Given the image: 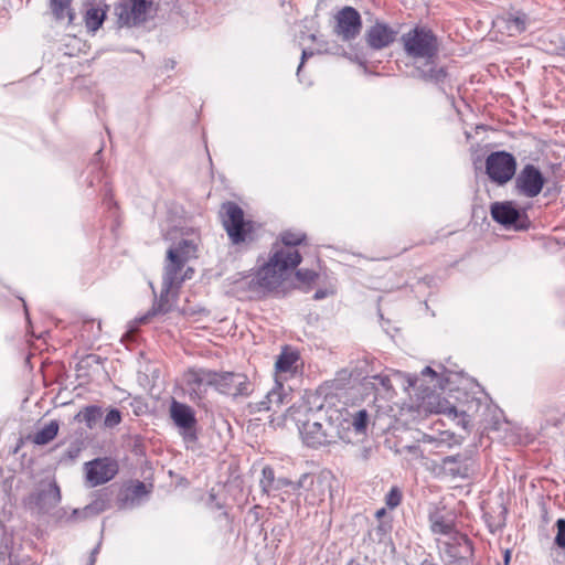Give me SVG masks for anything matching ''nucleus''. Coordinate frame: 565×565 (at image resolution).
Instances as JSON below:
<instances>
[{
  "label": "nucleus",
  "mask_w": 565,
  "mask_h": 565,
  "mask_svg": "<svg viewBox=\"0 0 565 565\" xmlns=\"http://www.w3.org/2000/svg\"><path fill=\"white\" fill-rule=\"evenodd\" d=\"M98 553V546L95 547L93 551H92V555H90V565L94 564L95 562V555Z\"/></svg>",
  "instance_id": "46"
},
{
  "label": "nucleus",
  "mask_w": 565,
  "mask_h": 565,
  "mask_svg": "<svg viewBox=\"0 0 565 565\" xmlns=\"http://www.w3.org/2000/svg\"><path fill=\"white\" fill-rule=\"evenodd\" d=\"M296 481H291L287 478H276L273 492L285 490V493L292 494V486Z\"/></svg>",
  "instance_id": "39"
},
{
  "label": "nucleus",
  "mask_w": 565,
  "mask_h": 565,
  "mask_svg": "<svg viewBox=\"0 0 565 565\" xmlns=\"http://www.w3.org/2000/svg\"><path fill=\"white\" fill-rule=\"evenodd\" d=\"M384 513H385V510H384V509H381V510H379V511L376 512V516H377V518H381L382 515H384Z\"/></svg>",
  "instance_id": "48"
},
{
  "label": "nucleus",
  "mask_w": 565,
  "mask_h": 565,
  "mask_svg": "<svg viewBox=\"0 0 565 565\" xmlns=\"http://www.w3.org/2000/svg\"><path fill=\"white\" fill-rule=\"evenodd\" d=\"M372 379L374 380V383H373L374 386L380 385L382 387V390L385 392H388L392 390V382H391V379L388 375L377 374V375L372 376ZM375 388L377 390V387H375Z\"/></svg>",
  "instance_id": "41"
},
{
  "label": "nucleus",
  "mask_w": 565,
  "mask_h": 565,
  "mask_svg": "<svg viewBox=\"0 0 565 565\" xmlns=\"http://www.w3.org/2000/svg\"><path fill=\"white\" fill-rule=\"evenodd\" d=\"M296 277L303 282H311L317 278V273L310 269H299Z\"/></svg>",
  "instance_id": "42"
},
{
  "label": "nucleus",
  "mask_w": 565,
  "mask_h": 565,
  "mask_svg": "<svg viewBox=\"0 0 565 565\" xmlns=\"http://www.w3.org/2000/svg\"><path fill=\"white\" fill-rule=\"evenodd\" d=\"M214 388L233 397L247 396L250 393V383L243 373L217 372Z\"/></svg>",
  "instance_id": "12"
},
{
  "label": "nucleus",
  "mask_w": 565,
  "mask_h": 565,
  "mask_svg": "<svg viewBox=\"0 0 565 565\" xmlns=\"http://www.w3.org/2000/svg\"><path fill=\"white\" fill-rule=\"evenodd\" d=\"M306 239V234L301 232L285 231L280 234V241L273 244V252H281V257L287 259V254L300 255L297 246L302 244Z\"/></svg>",
  "instance_id": "22"
},
{
  "label": "nucleus",
  "mask_w": 565,
  "mask_h": 565,
  "mask_svg": "<svg viewBox=\"0 0 565 565\" xmlns=\"http://www.w3.org/2000/svg\"><path fill=\"white\" fill-rule=\"evenodd\" d=\"M306 418H297L303 443L312 448L350 441L349 411L345 408H306Z\"/></svg>",
  "instance_id": "1"
},
{
  "label": "nucleus",
  "mask_w": 565,
  "mask_h": 565,
  "mask_svg": "<svg viewBox=\"0 0 565 565\" xmlns=\"http://www.w3.org/2000/svg\"><path fill=\"white\" fill-rule=\"evenodd\" d=\"M401 452H408V454H411L412 456H414L415 458H418V459H423L424 458V454L420 450L419 446H417V445L404 446L403 449L401 450Z\"/></svg>",
  "instance_id": "43"
},
{
  "label": "nucleus",
  "mask_w": 565,
  "mask_h": 565,
  "mask_svg": "<svg viewBox=\"0 0 565 565\" xmlns=\"http://www.w3.org/2000/svg\"><path fill=\"white\" fill-rule=\"evenodd\" d=\"M310 55H312V53H308L306 50H303V51H302V55H301V63H300V65H299V67H298V72L300 71L301 66L303 65L305 60H306L308 56H310Z\"/></svg>",
  "instance_id": "45"
},
{
  "label": "nucleus",
  "mask_w": 565,
  "mask_h": 565,
  "mask_svg": "<svg viewBox=\"0 0 565 565\" xmlns=\"http://www.w3.org/2000/svg\"><path fill=\"white\" fill-rule=\"evenodd\" d=\"M509 561H510V552H509V551H507V552H505V555H504V562H505V564H508V563H509Z\"/></svg>",
  "instance_id": "47"
},
{
  "label": "nucleus",
  "mask_w": 565,
  "mask_h": 565,
  "mask_svg": "<svg viewBox=\"0 0 565 565\" xmlns=\"http://www.w3.org/2000/svg\"><path fill=\"white\" fill-rule=\"evenodd\" d=\"M331 488L329 473H303L292 486V494L309 505H317L324 501Z\"/></svg>",
  "instance_id": "5"
},
{
  "label": "nucleus",
  "mask_w": 565,
  "mask_h": 565,
  "mask_svg": "<svg viewBox=\"0 0 565 565\" xmlns=\"http://www.w3.org/2000/svg\"><path fill=\"white\" fill-rule=\"evenodd\" d=\"M462 540H463V541H465V543L467 544V548H469V550H470L471 547H470V542H469V540H468L466 536H463V537H462Z\"/></svg>",
  "instance_id": "50"
},
{
  "label": "nucleus",
  "mask_w": 565,
  "mask_h": 565,
  "mask_svg": "<svg viewBox=\"0 0 565 565\" xmlns=\"http://www.w3.org/2000/svg\"><path fill=\"white\" fill-rule=\"evenodd\" d=\"M529 17L520 11L498 17L493 21V25L501 32H505L510 36H515L524 32L529 24Z\"/></svg>",
  "instance_id": "15"
},
{
  "label": "nucleus",
  "mask_w": 565,
  "mask_h": 565,
  "mask_svg": "<svg viewBox=\"0 0 565 565\" xmlns=\"http://www.w3.org/2000/svg\"><path fill=\"white\" fill-rule=\"evenodd\" d=\"M216 377L217 372L207 369H192L186 373V384L195 392H203L209 386H215Z\"/></svg>",
  "instance_id": "21"
},
{
  "label": "nucleus",
  "mask_w": 565,
  "mask_h": 565,
  "mask_svg": "<svg viewBox=\"0 0 565 565\" xmlns=\"http://www.w3.org/2000/svg\"><path fill=\"white\" fill-rule=\"evenodd\" d=\"M86 479L90 487L104 484L111 480L118 472L117 463L107 459L98 458L85 465Z\"/></svg>",
  "instance_id": "13"
},
{
  "label": "nucleus",
  "mask_w": 565,
  "mask_h": 565,
  "mask_svg": "<svg viewBox=\"0 0 565 565\" xmlns=\"http://www.w3.org/2000/svg\"><path fill=\"white\" fill-rule=\"evenodd\" d=\"M433 72H434V70H433V68H430V70H429V74H425L424 76H425V77H429V78H431V77H434Z\"/></svg>",
  "instance_id": "51"
},
{
  "label": "nucleus",
  "mask_w": 565,
  "mask_h": 565,
  "mask_svg": "<svg viewBox=\"0 0 565 565\" xmlns=\"http://www.w3.org/2000/svg\"><path fill=\"white\" fill-rule=\"evenodd\" d=\"M490 212L492 218L505 227L514 226L515 228H521V226L516 225L521 213L514 207L512 202H495L491 205Z\"/></svg>",
  "instance_id": "18"
},
{
  "label": "nucleus",
  "mask_w": 565,
  "mask_h": 565,
  "mask_svg": "<svg viewBox=\"0 0 565 565\" xmlns=\"http://www.w3.org/2000/svg\"><path fill=\"white\" fill-rule=\"evenodd\" d=\"M222 223L230 241L238 245L252 241L255 224L245 220L244 211L234 202H225L221 207Z\"/></svg>",
  "instance_id": "4"
},
{
  "label": "nucleus",
  "mask_w": 565,
  "mask_h": 565,
  "mask_svg": "<svg viewBox=\"0 0 565 565\" xmlns=\"http://www.w3.org/2000/svg\"><path fill=\"white\" fill-rule=\"evenodd\" d=\"M102 407L97 405H89L82 408L74 417L77 422H84L87 428L93 429L96 424L102 419Z\"/></svg>",
  "instance_id": "29"
},
{
  "label": "nucleus",
  "mask_w": 565,
  "mask_h": 565,
  "mask_svg": "<svg viewBox=\"0 0 565 565\" xmlns=\"http://www.w3.org/2000/svg\"><path fill=\"white\" fill-rule=\"evenodd\" d=\"M170 417L186 443L196 440L195 425L196 418L194 411L186 404L172 401L170 405Z\"/></svg>",
  "instance_id": "9"
},
{
  "label": "nucleus",
  "mask_w": 565,
  "mask_h": 565,
  "mask_svg": "<svg viewBox=\"0 0 565 565\" xmlns=\"http://www.w3.org/2000/svg\"><path fill=\"white\" fill-rule=\"evenodd\" d=\"M106 18V11L98 7H90L84 15L85 25L88 31H97Z\"/></svg>",
  "instance_id": "31"
},
{
  "label": "nucleus",
  "mask_w": 565,
  "mask_h": 565,
  "mask_svg": "<svg viewBox=\"0 0 565 565\" xmlns=\"http://www.w3.org/2000/svg\"><path fill=\"white\" fill-rule=\"evenodd\" d=\"M275 473L274 469L269 466H266L262 470V479H260V487L263 492L270 494L273 493V488L275 484Z\"/></svg>",
  "instance_id": "35"
},
{
  "label": "nucleus",
  "mask_w": 565,
  "mask_h": 565,
  "mask_svg": "<svg viewBox=\"0 0 565 565\" xmlns=\"http://www.w3.org/2000/svg\"><path fill=\"white\" fill-rule=\"evenodd\" d=\"M396 32L385 23L376 22L365 35L366 43L374 50L387 47L394 42Z\"/></svg>",
  "instance_id": "17"
},
{
  "label": "nucleus",
  "mask_w": 565,
  "mask_h": 565,
  "mask_svg": "<svg viewBox=\"0 0 565 565\" xmlns=\"http://www.w3.org/2000/svg\"><path fill=\"white\" fill-rule=\"evenodd\" d=\"M298 360L299 354L296 351L284 349L275 363L276 380L282 382L294 376L297 372Z\"/></svg>",
  "instance_id": "19"
},
{
  "label": "nucleus",
  "mask_w": 565,
  "mask_h": 565,
  "mask_svg": "<svg viewBox=\"0 0 565 565\" xmlns=\"http://www.w3.org/2000/svg\"><path fill=\"white\" fill-rule=\"evenodd\" d=\"M351 374L347 370H342L337 374V377L332 381V387L342 390L345 387L347 382L350 381Z\"/></svg>",
  "instance_id": "40"
},
{
  "label": "nucleus",
  "mask_w": 565,
  "mask_h": 565,
  "mask_svg": "<svg viewBox=\"0 0 565 565\" xmlns=\"http://www.w3.org/2000/svg\"><path fill=\"white\" fill-rule=\"evenodd\" d=\"M406 55L415 61L423 60L426 65L433 63L438 51L434 33L425 28H415L401 38Z\"/></svg>",
  "instance_id": "3"
},
{
  "label": "nucleus",
  "mask_w": 565,
  "mask_h": 565,
  "mask_svg": "<svg viewBox=\"0 0 565 565\" xmlns=\"http://www.w3.org/2000/svg\"><path fill=\"white\" fill-rule=\"evenodd\" d=\"M350 428L353 427L358 434L366 430L369 423V413L365 409H359L353 415L349 413Z\"/></svg>",
  "instance_id": "34"
},
{
  "label": "nucleus",
  "mask_w": 565,
  "mask_h": 565,
  "mask_svg": "<svg viewBox=\"0 0 565 565\" xmlns=\"http://www.w3.org/2000/svg\"><path fill=\"white\" fill-rule=\"evenodd\" d=\"M440 471L454 479L468 477V467L459 455L445 457L440 465Z\"/></svg>",
  "instance_id": "25"
},
{
  "label": "nucleus",
  "mask_w": 565,
  "mask_h": 565,
  "mask_svg": "<svg viewBox=\"0 0 565 565\" xmlns=\"http://www.w3.org/2000/svg\"><path fill=\"white\" fill-rule=\"evenodd\" d=\"M121 423V413L117 408H111L106 414L103 425L105 428H114Z\"/></svg>",
  "instance_id": "36"
},
{
  "label": "nucleus",
  "mask_w": 565,
  "mask_h": 565,
  "mask_svg": "<svg viewBox=\"0 0 565 565\" xmlns=\"http://www.w3.org/2000/svg\"><path fill=\"white\" fill-rule=\"evenodd\" d=\"M545 184L541 171L533 164H525L515 178L516 191L525 198L537 196Z\"/></svg>",
  "instance_id": "10"
},
{
  "label": "nucleus",
  "mask_w": 565,
  "mask_h": 565,
  "mask_svg": "<svg viewBox=\"0 0 565 565\" xmlns=\"http://www.w3.org/2000/svg\"><path fill=\"white\" fill-rule=\"evenodd\" d=\"M185 262L179 259L174 250H167L163 267L162 282L168 288H179L185 279H191L193 268L188 267L184 271Z\"/></svg>",
  "instance_id": "11"
},
{
  "label": "nucleus",
  "mask_w": 565,
  "mask_h": 565,
  "mask_svg": "<svg viewBox=\"0 0 565 565\" xmlns=\"http://www.w3.org/2000/svg\"><path fill=\"white\" fill-rule=\"evenodd\" d=\"M110 498L107 493H100L95 500L87 504L83 510H74V514H83L84 518L98 515L109 509Z\"/></svg>",
  "instance_id": "26"
},
{
  "label": "nucleus",
  "mask_w": 565,
  "mask_h": 565,
  "mask_svg": "<svg viewBox=\"0 0 565 565\" xmlns=\"http://www.w3.org/2000/svg\"><path fill=\"white\" fill-rule=\"evenodd\" d=\"M72 0H50V9L55 20L63 21L67 19L68 23H72L75 13L71 8Z\"/></svg>",
  "instance_id": "28"
},
{
  "label": "nucleus",
  "mask_w": 565,
  "mask_h": 565,
  "mask_svg": "<svg viewBox=\"0 0 565 565\" xmlns=\"http://www.w3.org/2000/svg\"><path fill=\"white\" fill-rule=\"evenodd\" d=\"M418 441H422L424 444H441V441L439 439H437L434 436L428 435V434H423L420 436V438L418 439Z\"/></svg>",
  "instance_id": "44"
},
{
  "label": "nucleus",
  "mask_w": 565,
  "mask_h": 565,
  "mask_svg": "<svg viewBox=\"0 0 565 565\" xmlns=\"http://www.w3.org/2000/svg\"><path fill=\"white\" fill-rule=\"evenodd\" d=\"M288 396L289 394L284 387L282 382L275 380L274 387L266 394L263 401L255 404V408L258 412L271 409L275 411L286 403Z\"/></svg>",
  "instance_id": "23"
},
{
  "label": "nucleus",
  "mask_w": 565,
  "mask_h": 565,
  "mask_svg": "<svg viewBox=\"0 0 565 565\" xmlns=\"http://www.w3.org/2000/svg\"><path fill=\"white\" fill-rule=\"evenodd\" d=\"M130 492L126 494L124 499L118 502L119 509H126L135 505V501L147 494V488L143 482L138 481L128 490Z\"/></svg>",
  "instance_id": "33"
},
{
  "label": "nucleus",
  "mask_w": 565,
  "mask_h": 565,
  "mask_svg": "<svg viewBox=\"0 0 565 565\" xmlns=\"http://www.w3.org/2000/svg\"><path fill=\"white\" fill-rule=\"evenodd\" d=\"M282 255L280 250H270L268 262L256 274V281L259 287L268 290L277 288L284 280L285 275L295 269L301 262V255L287 254V259L281 257Z\"/></svg>",
  "instance_id": "2"
},
{
  "label": "nucleus",
  "mask_w": 565,
  "mask_h": 565,
  "mask_svg": "<svg viewBox=\"0 0 565 565\" xmlns=\"http://www.w3.org/2000/svg\"><path fill=\"white\" fill-rule=\"evenodd\" d=\"M115 12L121 26H137L157 15L158 3L156 0H125Z\"/></svg>",
  "instance_id": "7"
},
{
  "label": "nucleus",
  "mask_w": 565,
  "mask_h": 565,
  "mask_svg": "<svg viewBox=\"0 0 565 565\" xmlns=\"http://www.w3.org/2000/svg\"><path fill=\"white\" fill-rule=\"evenodd\" d=\"M430 399H434L435 403L429 401V411L436 414H443L448 418L457 420V425L467 429L469 426V416L466 412H459L456 406L451 405L447 399L441 398L440 396H429Z\"/></svg>",
  "instance_id": "16"
},
{
  "label": "nucleus",
  "mask_w": 565,
  "mask_h": 565,
  "mask_svg": "<svg viewBox=\"0 0 565 565\" xmlns=\"http://www.w3.org/2000/svg\"><path fill=\"white\" fill-rule=\"evenodd\" d=\"M394 375L396 377H403L407 382V388H413L414 391H418L423 394V398H425V395H428V391H430L429 385H424V381L426 377H429V383L439 382L438 374L430 367L426 366L420 372V376L416 374H404L402 372H395Z\"/></svg>",
  "instance_id": "20"
},
{
  "label": "nucleus",
  "mask_w": 565,
  "mask_h": 565,
  "mask_svg": "<svg viewBox=\"0 0 565 565\" xmlns=\"http://www.w3.org/2000/svg\"><path fill=\"white\" fill-rule=\"evenodd\" d=\"M58 428V423L56 420H51L32 436V441L35 445H46L56 437Z\"/></svg>",
  "instance_id": "30"
},
{
  "label": "nucleus",
  "mask_w": 565,
  "mask_h": 565,
  "mask_svg": "<svg viewBox=\"0 0 565 565\" xmlns=\"http://www.w3.org/2000/svg\"><path fill=\"white\" fill-rule=\"evenodd\" d=\"M430 530L436 534H450L454 524L450 520L444 518L438 511L429 513Z\"/></svg>",
  "instance_id": "32"
},
{
  "label": "nucleus",
  "mask_w": 565,
  "mask_h": 565,
  "mask_svg": "<svg viewBox=\"0 0 565 565\" xmlns=\"http://www.w3.org/2000/svg\"><path fill=\"white\" fill-rule=\"evenodd\" d=\"M335 33L344 41L354 39L361 30L360 13L352 7H344L335 17Z\"/></svg>",
  "instance_id": "14"
},
{
  "label": "nucleus",
  "mask_w": 565,
  "mask_h": 565,
  "mask_svg": "<svg viewBox=\"0 0 565 565\" xmlns=\"http://www.w3.org/2000/svg\"><path fill=\"white\" fill-rule=\"evenodd\" d=\"M555 525L557 532L554 543L557 547L565 550V519H558Z\"/></svg>",
  "instance_id": "38"
},
{
  "label": "nucleus",
  "mask_w": 565,
  "mask_h": 565,
  "mask_svg": "<svg viewBox=\"0 0 565 565\" xmlns=\"http://www.w3.org/2000/svg\"><path fill=\"white\" fill-rule=\"evenodd\" d=\"M172 289L173 288H168L166 285L162 284L160 297L156 299L151 310L148 312L147 316H145L141 319V321L145 322L149 316L166 315L173 309L177 295L172 294Z\"/></svg>",
  "instance_id": "24"
},
{
  "label": "nucleus",
  "mask_w": 565,
  "mask_h": 565,
  "mask_svg": "<svg viewBox=\"0 0 565 565\" xmlns=\"http://www.w3.org/2000/svg\"><path fill=\"white\" fill-rule=\"evenodd\" d=\"M322 297H323V294L321 291H317L316 295H315L316 299H320Z\"/></svg>",
  "instance_id": "49"
},
{
  "label": "nucleus",
  "mask_w": 565,
  "mask_h": 565,
  "mask_svg": "<svg viewBox=\"0 0 565 565\" xmlns=\"http://www.w3.org/2000/svg\"><path fill=\"white\" fill-rule=\"evenodd\" d=\"M401 501H402V492L399 491L398 488L396 487H393L388 493L386 494L385 497V502H386V505L390 508V509H395L396 507H398L401 504Z\"/></svg>",
  "instance_id": "37"
},
{
  "label": "nucleus",
  "mask_w": 565,
  "mask_h": 565,
  "mask_svg": "<svg viewBox=\"0 0 565 565\" xmlns=\"http://www.w3.org/2000/svg\"><path fill=\"white\" fill-rule=\"evenodd\" d=\"M168 250H174L177 257L185 263L198 257V244L194 239H181Z\"/></svg>",
  "instance_id": "27"
},
{
  "label": "nucleus",
  "mask_w": 565,
  "mask_h": 565,
  "mask_svg": "<svg viewBox=\"0 0 565 565\" xmlns=\"http://www.w3.org/2000/svg\"><path fill=\"white\" fill-rule=\"evenodd\" d=\"M61 502V490L55 481H41L35 490L24 499L26 509L36 515L53 514Z\"/></svg>",
  "instance_id": "6"
},
{
  "label": "nucleus",
  "mask_w": 565,
  "mask_h": 565,
  "mask_svg": "<svg viewBox=\"0 0 565 565\" xmlns=\"http://www.w3.org/2000/svg\"><path fill=\"white\" fill-rule=\"evenodd\" d=\"M486 169L489 178L498 184H504L515 174V158L505 151L492 152L486 160Z\"/></svg>",
  "instance_id": "8"
}]
</instances>
